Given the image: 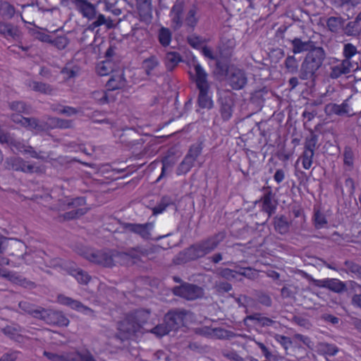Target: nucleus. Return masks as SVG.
<instances>
[{
  "label": "nucleus",
  "instance_id": "a211bd4d",
  "mask_svg": "<svg viewBox=\"0 0 361 361\" xmlns=\"http://www.w3.org/2000/svg\"><path fill=\"white\" fill-rule=\"evenodd\" d=\"M273 225L276 233L286 235L290 231L292 222L284 215H276L273 218Z\"/></svg>",
  "mask_w": 361,
  "mask_h": 361
},
{
  "label": "nucleus",
  "instance_id": "37998d69",
  "mask_svg": "<svg viewBox=\"0 0 361 361\" xmlns=\"http://www.w3.org/2000/svg\"><path fill=\"white\" fill-rule=\"evenodd\" d=\"M13 168L16 170H21L25 172H30V173H37V172H41L42 170L39 169V166H35V164H28L25 163H22L19 166L16 164L13 166Z\"/></svg>",
  "mask_w": 361,
  "mask_h": 361
},
{
  "label": "nucleus",
  "instance_id": "9b49d317",
  "mask_svg": "<svg viewBox=\"0 0 361 361\" xmlns=\"http://www.w3.org/2000/svg\"><path fill=\"white\" fill-rule=\"evenodd\" d=\"M125 230L140 235L143 240H149L152 239L151 231L154 227L153 223L147 222L145 224H132L123 223L122 224Z\"/></svg>",
  "mask_w": 361,
  "mask_h": 361
},
{
  "label": "nucleus",
  "instance_id": "5701e85b",
  "mask_svg": "<svg viewBox=\"0 0 361 361\" xmlns=\"http://www.w3.org/2000/svg\"><path fill=\"white\" fill-rule=\"evenodd\" d=\"M94 19L95 20L92 23V30L102 25H105L108 28L112 27L111 20L109 18H106L101 13H97L96 8L92 4V20Z\"/></svg>",
  "mask_w": 361,
  "mask_h": 361
},
{
  "label": "nucleus",
  "instance_id": "338daca9",
  "mask_svg": "<svg viewBox=\"0 0 361 361\" xmlns=\"http://www.w3.org/2000/svg\"><path fill=\"white\" fill-rule=\"evenodd\" d=\"M238 274L248 279H254L256 274L250 267L243 269V271L238 272Z\"/></svg>",
  "mask_w": 361,
  "mask_h": 361
},
{
  "label": "nucleus",
  "instance_id": "393cba45",
  "mask_svg": "<svg viewBox=\"0 0 361 361\" xmlns=\"http://www.w3.org/2000/svg\"><path fill=\"white\" fill-rule=\"evenodd\" d=\"M137 7L140 17L144 20L152 18L151 0H136Z\"/></svg>",
  "mask_w": 361,
  "mask_h": 361
},
{
  "label": "nucleus",
  "instance_id": "c85d7f7f",
  "mask_svg": "<svg viewBox=\"0 0 361 361\" xmlns=\"http://www.w3.org/2000/svg\"><path fill=\"white\" fill-rule=\"evenodd\" d=\"M172 204H173V200L171 197L169 196H164L159 204L152 209L153 214L157 215L162 213L169 206Z\"/></svg>",
  "mask_w": 361,
  "mask_h": 361
},
{
  "label": "nucleus",
  "instance_id": "6e6552de",
  "mask_svg": "<svg viewBox=\"0 0 361 361\" xmlns=\"http://www.w3.org/2000/svg\"><path fill=\"white\" fill-rule=\"evenodd\" d=\"M202 149V142H196L190 147L188 154L178 167V175L185 174L190 170L197 157L201 154Z\"/></svg>",
  "mask_w": 361,
  "mask_h": 361
},
{
  "label": "nucleus",
  "instance_id": "8fccbe9b",
  "mask_svg": "<svg viewBox=\"0 0 361 361\" xmlns=\"http://www.w3.org/2000/svg\"><path fill=\"white\" fill-rule=\"evenodd\" d=\"M214 288L217 292L223 293L229 292L232 289V286L226 281H216Z\"/></svg>",
  "mask_w": 361,
  "mask_h": 361
},
{
  "label": "nucleus",
  "instance_id": "20e7f679",
  "mask_svg": "<svg viewBox=\"0 0 361 361\" xmlns=\"http://www.w3.org/2000/svg\"><path fill=\"white\" fill-rule=\"evenodd\" d=\"M195 83L199 90L197 103L200 108L210 109L213 107V101L209 91L210 85L207 80V74L199 63L194 65Z\"/></svg>",
  "mask_w": 361,
  "mask_h": 361
},
{
  "label": "nucleus",
  "instance_id": "473e14b6",
  "mask_svg": "<svg viewBox=\"0 0 361 361\" xmlns=\"http://www.w3.org/2000/svg\"><path fill=\"white\" fill-rule=\"evenodd\" d=\"M318 346L322 353L329 356H334L338 352V348L334 344L322 342L319 343Z\"/></svg>",
  "mask_w": 361,
  "mask_h": 361
},
{
  "label": "nucleus",
  "instance_id": "6ab92c4d",
  "mask_svg": "<svg viewBox=\"0 0 361 361\" xmlns=\"http://www.w3.org/2000/svg\"><path fill=\"white\" fill-rule=\"evenodd\" d=\"M248 321H250L255 325H257L260 327H269L276 323V321L263 316L261 313H254L250 315H247L244 319V322L246 324Z\"/></svg>",
  "mask_w": 361,
  "mask_h": 361
},
{
  "label": "nucleus",
  "instance_id": "58836bf2",
  "mask_svg": "<svg viewBox=\"0 0 361 361\" xmlns=\"http://www.w3.org/2000/svg\"><path fill=\"white\" fill-rule=\"evenodd\" d=\"M324 111L327 115L336 114L338 116L344 115V112L343 109H341V105L330 103L325 106Z\"/></svg>",
  "mask_w": 361,
  "mask_h": 361
},
{
  "label": "nucleus",
  "instance_id": "13d9d810",
  "mask_svg": "<svg viewBox=\"0 0 361 361\" xmlns=\"http://www.w3.org/2000/svg\"><path fill=\"white\" fill-rule=\"evenodd\" d=\"M350 290L353 294H358L361 293V285L354 281H350L348 283Z\"/></svg>",
  "mask_w": 361,
  "mask_h": 361
},
{
  "label": "nucleus",
  "instance_id": "a18cd8bd",
  "mask_svg": "<svg viewBox=\"0 0 361 361\" xmlns=\"http://www.w3.org/2000/svg\"><path fill=\"white\" fill-rule=\"evenodd\" d=\"M318 141V136L312 133L307 137L305 142V149L314 152Z\"/></svg>",
  "mask_w": 361,
  "mask_h": 361
},
{
  "label": "nucleus",
  "instance_id": "72a5a7b5",
  "mask_svg": "<svg viewBox=\"0 0 361 361\" xmlns=\"http://www.w3.org/2000/svg\"><path fill=\"white\" fill-rule=\"evenodd\" d=\"M158 39L163 47L169 46L171 41V32L169 29L161 27L159 31Z\"/></svg>",
  "mask_w": 361,
  "mask_h": 361
},
{
  "label": "nucleus",
  "instance_id": "7ed1b4c3",
  "mask_svg": "<svg viewBox=\"0 0 361 361\" xmlns=\"http://www.w3.org/2000/svg\"><path fill=\"white\" fill-rule=\"evenodd\" d=\"M311 51L306 54L300 66L299 78L302 80H315L326 58V53L322 47Z\"/></svg>",
  "mask_w": 361,
  "mask_h": 361
},
{
  "label": "nucleus",
  "instance_id": "c9c22d12",
  "mask_svg": "<svg viewBox=\"0 0 361 361\" xmlns=\"http://www.w3.org/2000/svg\"><path fill=\"white\" fill-rule=\"evenodd\" d=\"M344 265L345 266L346 269H342V271H344L347 273L350 272L352 274H354L357 276V277L361 279V266L356 264L355 262L350 261V260H346L344 262Z\"/></svg>",
  "mask_w": 361,
  "mask_h": 361
},
{
  "label": "nucleus",
  "instance_id": "9d476101",
  "mask_svg": "<svg viewBox=\"0 0 361 361\" xmlns=\"http://www.w3.org/2000/svg\"><path fill=\"white\" fill-rule=\"evenodd\" d=\"M190 311L185 309L176 308L169 311L165 317L164 322L172 331H176L184 325V321Z\"/></svg>",
  "mask_w": 361,
  "mask_h": 361
},
{
  "label": "nucleus",
  "instance_id": "f704fd0d",
  "mask_svg": "<svg viewBox=\"0 0 361 361\" xmlns=\"http://www.w3.org/2000/svg\"><path fill=\"white\" fill-rule=\"evenodd\" d=\"M357 18L354 21L349 22L344 28L345 33L348 36H356L360 33V27Z\"/></svg>",
  "mask_w": 361,
  "mask_h": 361
},
{
  "label": "nucleus",
  "instance_id": "69168bd1",
  "mask_svg": "<svg viewBox=\"0 0 361 361\" xmlns=\"http://www.w3.org/2000/svg\"><path fill=\"white\" fill-rule=\"evenodd\" d=\"M11 109L18 112H25L27 108L25 105L20 102H16L11 104Z\"/></svg>",
  "mask_w": 361,
  "mask_h": 361
},
{
  "label": "nucleus",
  "instance_id": "052dcab7",
  "mask_svg": "<svg viewBox=\"0 0 361 361\" xmlns=\"http://www.w3.org/2000/svg\"><path fill=\"white\" fill-rule=\"evenodd\" d=\"M350 303L353 307L361 310V293L353 294L351 298Z\"/></svg>",
  "mask_w": 361,
  "mask_h": 361
},
{
  "label": "nucleus",
  "instance_id": "79ce46f5",
  "mask_svg": "<svg viewBox=\"0 0 361 361\" xmlns=\"http://www.w3.org/2000/svg\"><path fill=\"white\" fill-rule=\"evenodd\" d=\"M61 361H90V355L87 350L85 352H80L73 355L68 358H62Z\"/></svg>",
  "mask_w": 361,
  "mask_h": 361
},
{
  "label": "nucleus",
  "instance_id": "f257e3e1",
  "mask_svg": "<svg viewBox=\"0 0 361 361\" xmlns=\"http://www.w3.org/2000/svg\"><path fill=\"white\" fill-rule=\"evenodd\" d=\"M226 236L224 231H220L191 245L178 253L176 259V263L185 264L203 257L214 250L219 243L225 239Z\"/></svg>",
  "mask_w": 361,
  "mask_h": 361
},
{
  "label": "nucleus",
  "instance_id": "a19ab883",
  "mask_svg": "<svg viewBox=\"0 0 361 361\" xmlns=\"http://www.w3.org/2000/svg\"><path fill=\"white\" fill-rule=\"evenodd\" d=\"M59 301L63 305L69 306L71 308L78 310L79 311H82V310L84 309L83 306L80 302L73 300L72 299L65 296H60L59 298Z\"/></svg>",
  "mask_w": 361,
  "mask_h": 361
},
{
  "label": "nucleus",
  "instance_id": "774afa93",
  "mask_svg": "<svg viewBox=\"0 0 361 361\" xmlns=\"http://www.w3.org/2000/svg\"><path fill=\"white\" fill-rule=\"evenodd\" d=\"M250 300V298L245 295H240V297L235 298L236 302L240 307H245Z\"/></svg>",
  "mask_w": 361,
  "mask_h": 361
},
{
  "label": "nucleus",
  "instance_id": "1a4fd4ad",
  "mask_svg": "<svg viewBox=\"0 0 361 361\" xmlns=\"http://www.w3.org/2000/svg\"><path fill=\"white\" fill-rule=\"evenodd\" d=\"M148 255V250L141 245H137L127 250L126 252H116L115 257L118 259L120 263H128L131 261L132 263H136L141 260L142 257Z\"/></svg>",
  "mask_w": 361,
  "mask_h": 361
},
{
  "label": "nucleus",
  "instance_id": "ddd939ff",
  "mask_svg": "<svg viewBox=\"0 0 361 361\" xmlns=\"http://www.w3.org/2000/svg\"><path fill=\"white\" fill-rule=\"evenodd\" d=\"M219 111L222 119L225 121H228L233 112L235 106V100L233 96L226 94L221 96L219 99Z\"/></svg>",
  "mask_w": 361,
  "mask_h": 361
},
{
  "label": "nucleus",
  "instance_id": "49530a36",
  "mask_svg": "<svg viewBox=\"0 0 361 361\" xmlns=\"http://www.w3.org/2000/svg\"><path fill=\"white\" fill-rule=\"evenodd\" d=\"M256 298L258 302L265 307H271L272 304V300L271 297L263 292H257L256 293Z\"/></svg>",
  "mask_w": 361,
  "mask_h": 361
},
{
  "label": "nucleus",
  "instance_id": "b1692460",
  "mask_svg": "<svg viewBox=\"0 0 361 361\" xmlns=\"http://www.w3.org/2000/svg\"><path fill=\"white\" fill-rule=\"evenodd\" d=\"M180 61L182 57L179 53L169 51L166 54L164 63L168 71H173Z\"/></svg>",
  "mask_w": 361,
  "mask_h": 361
},
{
  "label": "nucleus",
  "instance_id": "aec40b11",
  "mask_svg": "<svg viewBox=\"0 0 361 361\" xmlns=\"http://www.w3.org/2000/svg\"><path fill=\"white\" fill-rule=\"evenodd\" d=\"M13 120L14 122L20 123L23 126L28 128L32 130H35L36 133L39 132L40 130H45V128L42 126V124L39 123L38 121L34 118H27L23 117L20 115H17L13 117Z\"/></svg>",
  "mask_w": 361,
  "mask_h": 361
},
{
  "label": "nucleus",
  "instance_id": "f03ea898",
  "mask_svg": "<svg viewBox=\"0 0 361 361\" xmlns=\"http://www.w3.org/2000/svg\"><path fill=\"white\" fill-rule=\"evenodd\" d=\"M150 312L145 310H137L128 314L123 320L118 324V334L117 337L124 341L136 335L137 333H142L144 325L149 319Z\"/></svg>",
  "mask_w": 361,
  "mask_h": 361
},
{
  "label": "nucleus",
  "instance_id": "39448f33",
  "mask_svg": "<svg viewBox=\"0 0 361 361\" xmlns=\"http://www.w3.org/2000/svg\"><path fill=\"white\" fill-rule=\"evenodd\" d=\"M216 67L221 71H225L226 82L233 90H242L247 84V75L243 68H240L234 65L229 66L224 68V66L220 62L216 63Z\"/></svg>",
  "mask_w": 361,
  "mask_h": 361
},
{
  "label": "nucleus",
  "instance_id": "864d4df0",
  "mask_svg": "<svg viewBox=\"0 0 361 361\" xmlns=\"http://www.w3.org/2000/svg\"><path fill=\"white\" fill-rule=\"evenodd\" d=\"M188 42L191 47L199 48L202 44V40L200 37L192 35L188 37Z\"/></svg>",
  "mask_w": 361,
  "mask_h": 361
},
{
  "label": "nucleus",
  "instance_id": "5fc2aeb1",
  "mask_svg": "<svg viewBox=\"0 0 361 361\" xmlns=\"http://www.w3.org/2000/svg\"><path fill=\"white\" fill-rule=\"evenodd\" d=\"M78 5L81 11L82 12L83 15L88 18L90 4L87 1L78 0Z\"/></svg>",
  "mask_w": 361,
  "mask_h": 361
},
{
  "label": "nucleus",
  "instance_id": "680f3d73",
  "mask_svg": "<svg viewBox=\"0 0 361 361\" xmlns=\"http://www.w3.org/2000/svg\"><path fill=\"white\" fill-rule=\"evenodd\" d=\"M92 97L98 100L100 103H104L107 101V97L104 92H94L92 93Z\"/></svg>",
  "mask_w": 361,
  "mask_h": 361
},
{
  "label": "nucleus",
  "instance_id": "0eeeda50",
  "mask_svg": "<svg viewBox=\"0 0 361 361\" xmlns=\"http://www.w3.org/2000/svg\"><path fill=\"white\" fill-rule=\"evenodd\" d=\"M302 276L314 286L319 288H325L336 293H342L348 290L347 284L337 279H325L323 280L314 279L306 272H302Z\"/></svg>",
  "mask_w": 361,
  "mask_h": 361
},
{
  "label": "nucleus",
  "instance_id": "423d86ee",
  "mask_svg": "<svg viewBox=\"0 0 361 361\" xmlns=\"http://www.w3.org/2000/svg\"><path fill=\"white\" fill-rule=\"evenodd\" d=\"M173 293L187 300H195L202 298L204 292V289L197 285L183 282L180 286L173 287Z\"/></svg>",
  "mask_w": 361,
  "mask_h": 361
},
{
  "label": "nucleus",
  "instance_id": "4be33fe9",
  "mask_svg": "<svg viewBox=\"0 0 361 361\" xmlns=\"http://www.w3.org/2000/svg\"><path fill=\"white\" fill-rule=\"evenodd\" d=\"M183 5L181 3L174 4L171 10V21L175 29H179L183 24Z\"/></svg>",
  "mask_w": 361,
  "mask_h": 361
},
{
  "label": "nucleus",
  "instance_id": "cd10ccee",
  "mask_svg": "<svg viewBox=\"0 0 361 361\" xmlns=\"http://www.w3.org/2000/svg\"><path fill=\"white\" fill-rule=\"evenodd\" d=\"M159 65V61L154 55L150 56L142 61V68L147 75L152 74V71Z\"/></svg>",
  "mask_w": 361,
  "mask_h": 361
},
{
  "label": "nucleus",
  "instance_id": "09e8293b",
  "mask_svg": "<svg viewBox=\"0 0 361 361\" xmlns=\"http://www.w3.org/2000/svg\"><path fill=\"white\" fill-rule=\"evenodd\" d=\"M235 274L238 272L228 268H220L217 270V274L226 280L234 279Z\"/></svg>",
  "mask_w": 361,
  "mask_h": 361
},
{
  "label": "nucleus",
  "instance_id": "c756f323",
  "mask_svg": "<svg viewBox=\"0 0 361 361\" xmlns=\"http://www.w3.org/2000/svg\"><path fill=\"white\" fill-rule=\"evenodd\" d=\"M344 20L341 17L331 16L326 20V25L329 30L332 32H338L343 25Z\"/></svg>",
  "mask_w": 361,
  "mask_h": 361
},
{
  "label": "nucleus",
  "instance_id": "c03bdc74",
  "mask_svg": "<svg viewBox=\"0 0 361 361\" xmlns=\"http://www.w3.org/2000/svg\"><path fill=\"white\" fill-rule=\"evenodd\" d=\"M171 331L172 330L169 328V325H167L165 322L161 324L156 326L155 327L150 330L152 333L160 337L169 334Z\"/></svg>",
  "mask_w": 361,
  "mask_h": 361
},
{
  "label": "nucleus",
  "instance_id": "4d7b16f0",
  "mask_svg": "<svg viewBox=\"0 0 361 361\" xmlns=\"http://www.w3.org/2000/svg\"><path fill=\"white\" fill-rule=\"evenodd\" d=\"M345 186L346 189L348 190V192L349 195L351 196L354 194L355 186V182L351 178H347L345 180Z\"/></svg>",
  "mask_w": 361,
  "mask_h": 361
},
{
  "label": "nucleus",
  "instance_id": "e2e57ef3",
  "mask_svg": "<svg viewBox=\"0 0 361 361\" xmlns=\"http://www.w3.org/2000/svg\"><path fill=\"white\" fill-rule=\"evenodd\" d=\"M322 319L326 322H330L332 324H337L339 322V318L330 314H324Z\"/></svg>",
  "mask_w": 361,
  "mask_h": 361
},
{
  "label": "nucleus",
  "instance_id": "a878e982",
  "mask_svg": "<svg viewBox=\"0 0 361 361\" xmlns=\"http://www.w3.org/2000/svg\"><path fill=\"white\" fill-rule=\"evenodd\" d=\"M42 317L47 322L56 323L61 326H66L68 323L66 318L63 316H56V312H50L48 313L47 311L43 310L42 312Z\"/></svg>",
  "mask_w": 361,
  "mask_h": 361
},
{
  "label": "nucleus",
  "instance_id": "3c124183",
  "mask_svg": "<svg viewBox=\"0 0 361 361\" xmlns=\"http://www.w3.org/2000/svg\"><path fill=\"white\" fill-rule=\"evenodd\" d=\"M343 161L344 164L348 166H352L353 164V152L350 147H345L343 152Z\"/></svg>",
  "mask_w": 361,
  "mask_h": 361
},
{
  "label": "nucleus",
  "instance_id": "de8ad7c7",
  "mask_svg": "<svg viewBox=\"0 0 361 361\" xmlns=\"http://www.w3.org/2000/svg\"><path fill=\"white\" fill-rule=\"evenodd\" d=\"M357 53V48L352 44L348 43L344 45L343 47V56L345 57L344 59H348L350 61L351 58L355 56Z\"/></svg>",
  "mask_w": 361,
  "mask_h": 361
},
{
  "label": "nucleus",
  "instance_id": "2f4dec72",
  "mask_svg": "<svg viewBox=\"0 0 361 361\" xmlns=\"http://www.w3.org/2000/svg\"><path fill=\"white\" fill-rule=\"evenodd\" d=\"M113 71V66L110 61L106 60L100 62L96 67V72L99 75H106Z\"/></svg>",
  "mask_w": 361,
  "mask_h": 361
},
{
  "label": "nucleus",
  "instance_id": "0e129e2a",
  "mask_svg": "<svg viewBox=\"0 0 361 361\" xmlns=\"http://www.w3.org/2000/svg\"><path fill=\"white\" fill-rule=\"evenodd\" d=\"M292 321L300 326L306 327L309 325V321L302 317L294 316Z\"/></svg>",
  "mask_w": 361,
  "mask_h": 361
},
{
  "label": "nucleus",
  "instance_id": "ea45409f",
  "mask_svg": "<svg viewBox=\"0 0 361 361\" xmlns=\"http://www.w3.org/2000/svg\"><path fill=\"white\" fill-rule=\"evenodd\" d=\"M314 152L310 151V150H305L304 149V152L300 157V159H302V166L305 169H309L312 164V158L314 157Z\"/></svg>",
  "mask_w": 361,
  "mask_h": 361
},
{
  "label": "nucleus",
  "instance_id": "e433bc0d",
  "mask_svg": "<svg viewBox=\"0 0 361 361\" xmlns=\"http://www.w3.org/2000/svg\"><path fill=\"white\" fill-rule=\"evenodd\" d=\"M110 168L111 166L109 165H102L99 168H96L92 164V170H94V173L96 175V177L92 178V179H93V180H99V176H104L106 178H109L111 176L109 174L110 173Z\"/></svg>",
  "mask_w": 361,
  "mask_h": 361
},
{
  "label": "nucleus",
  "instance_id": "6e6d98bb",
  "mask_svg": "<svg viewBox=\"0 0 361 361\" xmlns=\"http://www.w3.org/2000/svg\"><path fill=\"white\" fill-rule=\"evenodd\" d=\"M276 339L284 347L285 349H287L292 344L290 338L285 336L276 335Z\"/></svg>",
  "mask_w": 361,
  "mask_h": 361
},
{
  "label": "nucleus",
  "instance_id": "4c0bfd02",
  "mask_svg": "<svg viewBox=\"0 0 361 361\" xmlns=\"http://www.w3.org/2000/svg\"><path fill=\"white\" fill-rule=\"evenodd\" d=\"M233 336L234 333L231 331H228L223 328H214L213 329L212 338L224 339L232 338Z\"/></svg>",
  "mask_w": 361,
  "mask_h": 361
},
{
  "label": "nucleus",
  "instance_id": "603ef678",
  "mask_svg": "<svg viewBox=\"0 0 361 361\" xmlns=\"http://www.w3.org/2000/svg\"><path fill=\"white\" fill-rule=\"evenodd\" d=\"M75 277L76 280L82 284H87L90 280L89 276L82 270H78L75 271Z\"/></svg>",
  "mask_w": 361,
  "mask_h": 361
},
{
  "label": "nucleus",
  "instance_id": "4468645a",
  "mask_svg": "<svg viewBox=\"0 0 361 361\" xmlns=\"http://www.w3.org/2000/svg\"><path fill=\"white\" fill-rule=\"evenodd\" d=\"M264 189L266 190V192L261 198L262 211L266 212L268 216L270 217L276 212L277 201L274 199V194L269 187L264 188Z\"/></svg>",
  "mask_w": 361,
  "mask_h": 361
},
{
  "label": "nucleus",
  "instance_id": "412c9836",
  "mask_svg": "<svg viewBox=\"0 0 361 361\" xmlns=\"http://www.w3.org/2000/svg\"><path fill=\"white\" fill-rule=\"evenodd\" d=\"M126 85V80L124 77L123 71L119 74L112 75L106 82L107 90L114 91L125 87Z\"/></svg>",
  "mask_w": 361,
  "mask_h": 361
},
{
  "label": "nucleus",
  "instance_id": "f3484780",
  "mask_svg": "<svg viewBox=\"0 0 361 361\" xmlns=\"http://www.w3.org/2000/svg\"><path fill=\"white\" fill-rule=\"evenodd\" d=\"M292 52L293 54H300L305 51L310 52L316 48L315 42L312 40L302 41L300 38L295 37L291 40Z\"/></svg>",
  "mask_w": 361,
  "mask_h": 361
},
{
  "label": "nucleus",
  "instance_id": "bb28decb",
  "mask_svg": "<svg viewBox=\"0 0 361 361\" xmlns=\"http://www.w3.org/2000/svg\"><path fill=\"white\" fill-rule=\"evenodd\" d=\"M284 66L286 72L295 74L300 71L299 60L294 55H288L284 61Z\"/></svg>",
  "mask_w": 361,
  "mask_h": 361
},
{
  "label": "nucleus",
  "instance_id": "2eb2a0df",
  "mask_svg": "<svg viewBox=\"0 0 361 361\" xmlns=\"http://www.w3.org/2000/svg\"><path fill=\"white\" fill-rule=\"evenodd\" d=\"M116 254H109L104 252H97L92 254V263H95L103 267H111L115 262H119L115 257Z\"/></svg>",
  "mask_w": 361,
  "mask_h": 361
},
{
  "label": "nucleus",
  "instance_id": "bf43d9fd",
  "mask_svg": "<svg viewBox=\"0 0 361 361\" xmlns=\"http://www.w3.org/2000/svg\"><path fill=\"white\" fill-rule=\"evenodd\" d=\"M195 332L200 335H202V336H208V337H212V332H213V329H211L209 327H207V326H204V327H202V328H197L196 329V331Z\"/></svg>",
  "mask_w": 361,
  "mask_h": 361
},
{
  "label": "nucleus",
  "instance_id": "7c9ffc66",
  "mask_svg": "<svg viewBox=\"0 0 361 361\" xmlns=\"http://www.w3.org/2000/svg\"><path fill=\"white\" fill-rule=\"evenodd\" d=\"M313 221L314 226L317 229L325 227L328 224L324 214L315 209H314Z\"/></svg>",
  "mask_w": 361,
  "mask_h": 361
},
{
  "label": "nucleus",
  "instance_id": "f8f14e48",
  "mask_svg": "<svg viewBox=\"0 0 361 361\" xmlns=\"http://www.w3.org/2000/svg\"><path fill=\"white\" fill-rule=\"evenodd\" d=\"M358 68V63L348 61L342 60L339 63L331 68L330 77L333 79H337L342 75H346Z\"/></svg>",
  "mask_w": 361,
  "mask_h": 361
},
{
  "label": "nucleus",
  "instance_id": "dca6fc26",
  "mask_svg": "<svg viewBox=\"0 0 361 361\" xmlns=\"http://www.w3.org/2000/svg\"><path fill=\"white\" fill-rule=\"evenodd\" d=\"M200 18L199 8L193 4L187 11L185 17L184 18V25L188 30L191 31L194 30L195 27L198 23Z\"/></svg>",
  "mask_w": 361,
  "mask_h": 361
}]
</instances>
